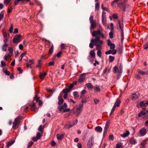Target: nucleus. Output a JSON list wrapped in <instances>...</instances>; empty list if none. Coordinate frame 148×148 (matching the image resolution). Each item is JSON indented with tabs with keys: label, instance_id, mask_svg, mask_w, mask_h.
Wrapping results in <instances>:
<instances>
[{
	"label": "nucleus",
	"instance_id": "42",
	"mask_svg": "<svg viewBox=\"0 0 148 148\" xmlns=\"http://www.w3.org/2000/svg\"><path fill=\"white\" fill-rule=\"evenodd\" d=\"M121 42H122V41H123V39H124V33H123V31H121Z\"/></svg>",
	"mask_w": 148,
	"mask_h": 148
},
{
	"label": "nucleus",
	"instance_id": "43",
	"mask_svg": "<svg viewBox=\"0 0 148 148\" xmlns=\"http://www.w3.org/2000/svg\"><path fill=\"white\" fill-rule=\"evenodd\" d=\"M95 90L97 92H99L100 91V88L97 86L95 87Z\"/></svg>",
	"mask_w": 148,
	"mask_h": 148
},
{
	"label": "nucleus",
	"instance_id": "63",
	"mask_svg": "<svg viewBox=\"0 0 148 148\" xmlns=\"http://www.w3.org/2000/svg\"><path fill=\"white\" fill-rule=\"evenodd\" d=\"M62 53V52L60 51L57 54L56 56H57L58 57H60L61 56Z\"/></svg>",
	"mask_w": 148,
	"mask_h": 148
},
{
	"label": "nucleus",
	"instance_id": "28",
	"mask_svg": "<svg viewBox=\"0 0 148 148\" xmlns=\"http://www.w3.org/2000/svg\"><path fill=\"white\" fill-rule=\"evenodd\" d=\"M8 46V45L6 43H5L2 47L3 50L4 51H6L7 50V48Z\"/></svg>",
	"mask_w": 148,
	"mask_h": 148
},
{
	"label": "nucleus",
	"instance_id": "39",
	"mask_svg": "<svg viewBox=\"0 0 148 148\" xmlns=\"http://www.w3.org/2000/svg\"><path fill=\"white\" fill-rule=\"evenodd\" d=\"M64 100L62 99H61L59 100V101L58 102V105H61L64 102Z\"/></svg>",
	"mask_w": 148,
	"mask_h": 148
},
{
	"label": "nucleus",
	"instance_id": "49",
	"mask_svg": "<svg viewBox=\"0 0 148 148\" xmlns=\"http://www.w3.org/2000/svg\"><path fill=\"white\" fill-rule=\"evenodd\" d=\"M11 0H4V4L8 5L10 2Z\"/></svg>",
	"mask_w": 148,
	"mask_h": 148
},
{
	"label": "nucleus",
	"instance_id": "36",
	"mask_svg": "<svg viewBox=\"0 0 148 148\" xmlns=\"http://www.w3.org/2000/svg\"><path fill=\"white\" fill-rule=\"evenodd\" d=\"M23 117L22 116H19L17 117L15 119H16L17 121L19 122L20 123V120L23 119Z\"/></svg>",
	"mask_w": 148,
	"mask_h": 148
},
{
	"label": "nucleus",
	"instance_id": "1",
	"mask_svg": "<svg viewBox=\"0 0 148 148\" xmlns=\"http://www.w3.org/2000/svg\"><path fill=\"white\" fill-rule=\"evenodd\" d=\"M92 35L94 37L99 36L100 38L101 37L103 38H105L102 29L101 27L97 31H94L92 33Z\"/></svg>",
	"mask_w": 148,
	"mask_h": 148
},
{
	"label": "nucleus",
	"instance_id": "64",
	"mask_svg": "<svg viewBox=\"0 0 148 148\" xmlns=\"http://www.w3.org/2000/svg\"><path fill=\"white\" fill-rule=\"evenodd\" d=\"M18 70L19 71V73H22V70L20 67L17 68Z\"/></svg>",
	"mask_w": 148,
	"mask_h": 148
},
{
	"label": "nucleus",
	"instance_id": "15",
	"mask_svg": "<svg viewBox=\"0 0 148 148\" xmlns=\"http://www.w3.org/2000/svg\"><path fill=\"white\" fill-rule=\"evenodd\" d=\"M64 135L63 134H58L57 135V138L58 140H62L63 138Z\"/></svg>",
	"mask_w": 148,
	"mask_h": 148
},
{
	"label": "nucleus",
	"instance_id": "57",
	"mask_svg": "<svg viewBox=\"0 0 148 148\" xmlns=\"http://www.w3.org/2000/svg\"><path fill=\"white\" fill-rule=\"evenodd\" d=\"M89 20L90 21V23L94 22L93 16H91L89 18Z\"/></svg>",
	"mask_w": 148,
	"mask_h": 148
},
{
	"label": "nucleus",
	"instance_id": "47",
	"mask_svg": "<svg viewBox=\"0 0 148 148\" xmlns=\"http://www.w3.org/2000/svg\"><path fill=\"white\" fill-rule=\"evenodd\" d=\"M62 49H65V45L63 43H62L60 45Z\"/></svg>",
	"mask_w": 148,
	"mask_h": 148
},
{
	"label": "nucleus",
	"instance_id": "31",
	"mask_svg": "<svg viewBox=\"0 0 148 148\" xmlns=\"http://www.w3.org/2000/svg\"><path fill=\"white\" fill-rule=\"evenodd\" d=\"M53 45L52 44L51 47L49 49V54H51L53 53Z\"/></svg>",
	"mask_w": 148,
	"mask_h": 148
},
{
	"label": "nucleus",
	"instance_id": "14",
	"mask_svg": "<svg viewBox=\"0 0 148 148\" xmlns=\"http://www.w3.org/2000/svg\"><path fill=\"white\" fill-rule=\"evenodd\" d=\"M130 132L128 131H127L125 133H124L123 134L121 135V136L125 138L127 136L130 134Z\"/></svg>",
	"mask_w": 148,
	"mask_h": 148
},
{
	"label": "nucleus",
	"instance_id": "25",
	"mask_svg": "<svg viewBox=\"0 0 148 148\" xmlns=\"http://www.w3.org/2000/svg\"><path fill=\"white\" fill-rule=\"evenodd\" d=\"M146 113L144 111L142 110L140 111L138 114V116L139 117H141L142 116L145 115Z\"/></svg>",
	"mask_w": 148,
	"mask_h": 148
},
{
	"label": "nucleus",
	"instance_id": "61",
	"mask_svg": "<svg viewBox=\"0 0 148 148\" xmlns=\"http://www.w3.org/2000/svg\"><path fill=\"white\" fill-rule=\"evenodd\" d=\"M38 139L36 136V137H34L32 138V140L34 142H36L38 140Z\"/></svg>",
	"mask_w": 148,
	"mask_h": 148
},
{
	"label": "nucleus",
	"instance_id": "53",
	"mask_svg": "<svg viewBox=\"0 0 148 148\" xmlns=\"http://www.w3.org/2000/svg\"><path fill=\"white\" fill-rule=\"evenodd\" d=\"M77 119H76L73 121L72 124L73 126H74L77 124Z\"/></svg>",
	"mask_w": 148,
	"mask_h": 148
},
{
	"label": "nucleus",
	"instance_id": "37",
	"mask_svg": "<svg viewBox=\"0 0 148 148\" xmlns=\"http://www.w3.org/2000/svg\"><path fill=\"white\" fill-rule=\"evenodd\" d=\"M73 95L75 98H77L79 97L78 93L77 92H74L73 93Z\"/></svg>",
	"mask_w": 148,
	"mask_h": 148
},
{
	"label": "nucleus",
	"instance_id": "40",
	"mask_svg": "<svg viewBox=\"0 0 148 148\" xmlns=\"http://www.w3.org/2000/svg\"><path fill=\"white\" fill-rule=\"evenodd\" d=\"M38 130L39 131L41 132L42 133V134L43 131V128L42 127V125L40 126L39 128H38Z\"/></svg>",
	"mask_w": 148,
	"mask_h": 148
},
{
	"label": "nucleus",
	"instance_id": "34",
	"mask_svg": "<svg viewBox=\"0 0 148 148\" xmlns=\"http://www.w3.org/2000/svg\"><path fill=\"white\" fill-rule=\"evenodd\" d=\"M47 73H44L43 74H41L40 75V77L41 79H43L45 77Z\"/></svg>",
	"mask_w": 148,
	"mask_h": 148
},
{
	"label": "nucleus",
	"instance_id": "52",
	"mask_svg": "<svg viewBox=\"0 0 148 148\" xmlns=\"http://www.w3.org/2000/svg\"><path fill=\"white\" fill-rule=\"evenodd\" d=\"M42 136V134H40L39 132H38L37 135L36 137L38 139H39L41 138Z\"/></svg>",
	"mask_w": 148,
	"mask_h": 148
},
{
	"label": "nucleus",
	"instance_id": "13",
	"mask_svg": "<svg viewBox=\"0 0 148 148\" xmlns=\"http://www.w3.org/2000/svg\"><path fill=\"white\" fill-rule=\"evenodd\" d=\"M121 101L119 99H118L116 101L114 104V105L115 106V107L116 106L119 107L120 106V104L121 103Z\"/></svg>",
	"mask_w": 148,
	"mask_h": 148
},
{
	"label": "nucleus",
	"instance_id": "11",
	"mask_svg": "<svg viewBox=\"0 0 148 148\" xmlns=\"http://www.w3.org/2000/svg\"><path fill=\"white\" fill-rule=\"evenodd\" d=\"M102 21L103 25L104 26H106V18L103 15H102Z\"/></svg>",
	"mask_w": 148,
	"mask_h": 148
},
{
	"label": "nucleus",
	"instance_id": "7",
	"mask_svg": "<svg viewBox=\"0 0 148 148\" xmlns=\"http://www.w3.org/2000/svg\"><path fill=\"white\" fill-rule=\"evenodd\" d=\"M107 45H108L110 47V48L111 49H114L115 48V45L111 42V41L110 39L107 40Z\"/></svg>",
	"mask_w": 148,
	"mask_h": 148
},
{
	"label": "nucleus",
	"instance_id": "51",
	"mask_svg": "<svg viewBox=\"0 0 148 148\" xmlns=\"http://www.w3.org/2000/svg\"><path fill=\"white\" fill-rule=\"evenodd\" d=\"M97 55L100 57H101V51H98L97 52Z\"/></svg>",
	"mask_w": 148,
	"mask_h": 148
},
{
	"label": "nucleus",
	"instance_id": "9",
	"mask_svg": "<svg viewBox=\"0 0 148 148\" xmlns=\"http://www.w3.org/2000/svg\"><path fill=\"white\" fill-rule=\"evenodd\" d=\"M139 96L138 93H136L133 94L131 96V99L132 100H135L138 98Z\"/></svg>",
	"mask_w": 148,
	"mask_h": 148
},
{
	"label": "nucleus",
	"instance_id": "8",
	"mask_svg": "<svg viewBox=\"0 0 148 148\" xmlns=\"http://www.w3.org/2000/svg\"><path fill=\"white\" fill-rule=\"evenodd\" d=\"M139 133L141 136H143L145 135L146 133V130L144 128H142L140 130Z\"/></svg>",
	"mask_w": 148,
	"mask_h": 148
},
{
	"label": "nucleus",
	"instance_id": "19",
	"mask_svg": "<svg viewBox=\"0 0 148 148\" xmlns=\"http://www.w3.org/2000/svg\"><path fill=\"white\" fill-rule=\"evenodd\" d=\"M90 23L91 24V29H94L96 26V23L94 21V22L91 23Z\"/></svg>",
	"mask_w": 148,
	"mask_h": 148
},
{
	"label": "nucleus",
	"instance_id": "45",
	"mask_svg": "<svg viewBox=\"0 0 148 148\" xmlns=\"http://www.w3.org/2000/svg\"><path fill=\"white\" fill-rule=\"evenodd\" d=\"M3 72L5 73V74L8 76H9L10 75V72L8 71L7 70H5L3 71Z\"/></svg>",
	"mask_w": 148,
	"mask_h": 148
},
{
	"label": "nucleus",
	"instance_id": "17",
	"mask_svg": "<svg viewBox=\"0 0 148 148\" xmlns=\"http://www.w3.org/2000/svg\"><path fill=\"white\" fill-rule=\"evenodd\" d=\"M8 36L7 34H5L3 36V41L4 43H6L8 41Z\"/></svg>",
	"mask_w": 148,
	"mask_h": 148
},
{
	"label": "nucleus",
	"instance_id": "6",
	"mask_svg": "<svg viewBox=\"0 0 148 148\" xmlns=\"http://www.w3.org/2000/svg\"><path fill=\"white\" fill-rule=\"evenodd\" d=\"M20 123L17 121L16 119H14L13 122L12 128L14 129H17L19 126Z\"/></svg>",
	"mask_w": 148,
	"mask_h": 148
},
{
	"label": "nucleus",
	"instance_id": "26",
	"mask_svg": "<svg viewBox=\"0 0 148 148\" xmlns=\"http://www.w3.org/2000/svg\"><path fill=\"white\" fill-rule=\"evenodd\" d=\"M73 126L72 124H71L70 123H69L68 124H66L65 125L64 128H69L70 127H72Z\"/></svg>",
	"mask_w": 148,
	"mask_h": 148
},
{
	"label": "nucleus",
	"instance_id": "62",
	"mask_svg": "<svg viewBox=\"0 0 148 148\" xmlns=\"http://www.w3.org/2000/svg\"><path fill=\"white\" fill-rule=\"evenodd\" d=\"M86 92V90H83L82 92H81V94L82 95L81 96V97H82V95L84 94Z\"/></svg>",
	"mask_w": 148,
	"mask_h": 148
},
{
	"label": "nucleus",
	"instance_id": "22",
	"mask_svg": "<svg viewBox=\"0 0 148 148\" xmlns=\"http://www.w3.org/2000/svg\"><path fill=\"white\" fill-rule=\"evenodd\" d=\"M15 142L14 140H12L9 141L7 144L6 146L7 147H9L10 146L13 144Z\"/></svg>",
	"mask_w": 148,
	"mask_h": 148
},
{
	"label": "nucleus",
	"instance_id": "10",
	"mask_svg": "<svg viewBox=\"0 0 148 148\" xmlns=\"http://www.w3.org/2000/svg\"><path fill=\"white\" fill-rule=\"evenodd\" d=\"M85 74L83 73L80 75L79 79V82L80 83L82 82L85 79Z\"/></svg>",
	"mask_w": 148,
	"mask_h": 148
},
{
	"label": "nucleus",
	"instance_id": "44",
	"mask_svg": "<svg viewBox=\"0 0 148 148\" xmlns=\"http://www.w3.org/2000/svg\"><path fill=\"white\" fill-rule=\"evenodd\" d=\"M4 16V13L3 12H1L0 14V21H1L3 18Z\"/></svg>",
	"mask_w": 148,
	"mask_h": 148
},
{
	"label": "nucleus",
	"instance_id": "54",
	"mask_svg": "<svg viewBox=\"0 0 148 148\" xmlns=\"http://www.w3.org/2000/svg\"><path fill=\"white\" fill-rule=\"evenodd\" d=\"M109 35L110 38H113V32L112 31H111L109 33Z\"/></svg>",
	"mask_w": 148,
	"mask_h": 148
},
{
	"label": "nucleus",
	"instance_id": "23",
	"mask_svg": "<svg viewBox=\"0 0 148 148\" xmlns=\"http://www.w3.org/2000/svg\"><path fill=\"white\" fill-rule=\"evenodd\" d=\"M102 45H98L97 44H94V45L96 46V49L98 51H101V46Z\"/></svg>",
	"mask_w": 148,
	"mask_h": 148
},
{
	"label": "nucleus",
	"instance_id": "30",
	"mask_svg": "<svg viewBox=\"0 0 148 148\" xmlns=\"http://www.w3.org/2000/svg\"><path fill=\"white\" fill-rule=\"evenodd\" d=\"M109 62H112L114 59V56H109Z\"/></svg>",
	"mask_w": 148,
	"mask_h": 148
},
{
	"label": "nucleus",
	"instance_id": "16",
	"mask_svg": "<svg viewBox=\"0 0 148 148\" xmlns=\"http://www.w3.org/2000/svg\"><path fill=\"white\" fill-rule=\"evenodd\" d=\"M95 130L98 132H101L102 130V129L101 127L98 126L95 127Z\"/></svg>",
	"mask_w": 148,
	"mask_h": 148
},
{
	"label": "nucleus",
	"instance_id": "27",
	"mask_svg": "<svg viewBox=\"0 0 148 148\" xmlns=\"http://www.w3.org/2000/svg\"><path fill=\"white\" fill-rule=\"evenodd\" d=\"M42 40L45 41L46 44L47 45L48 47L49 46L50 44V41L44 38H42Z\"/></svg>",
	"mask_w": 148,
	"mask_h": 148
},
{
	"label": "nucleus",
	"instance_id": "59",
	"mask_svg": "<svg viewBox=\"0 0 148 148\" xmlns=\"http://www.w3.org/2000/svg\"><path fill=\"white\" fill-rule=\"evenodd\" d=\"M122 145V144H118L116 145V148H120Z\"/></svg>",
	"mask_w": 148,
	"mask_h": 148
},
{
	"label": "nucleus",
	"instance_id": "2",
	"mask_svg": "<svg viewBox=\"0 0 148 148\" xmlns=\"http://www.w3.org/2000/svg\"><path fill=\"white\" fill-rule=\"evenodd\" d=\"M91 42H95L94 44H97L98 45H102L103 41L100 40V38L99 36H96L95 39H92L90 41Z\"/></svg>",
	"mask_w": 148,
	"mask_h": 148
},
{
	"label": "nucleus",
	"instance_id": "3",
	"mask_svg": "<svg viewBox=\"0 0 148 148\" xmlns=\"http://www.w3.org/2000/svg\"><path fill=\"white\" fill-rule=\"evenodd\" d=\"M21 35H15L13 38L12 41L14 44H17L21 41Z\"/></svg>",
	"mask_w": 148,
	"mask_h": 148
},
{
	"label": "nucleus",
	"instance_id": "58",
	"mask_svg": "<svg viewBox=\"0 0 148 148\" xmlns=\"http://www.w3.org/2000/svg\"><path fill=\"white\" fill-rule=\"evenodd\" d=\"M116 50L114 49L112 50V55H114L116 53Z\"/></svg>",
	"mask_w": 148,
	"mask_h": 148
},
{
	"label": "nucleus",
	"instance_id": "41",
	"mask_svg": "<svg viewBox=\"0 0 148 148\" xmlns=\"http://www.w3.org/2000/svg\"><path fill=\"white\" fill-rule=\"evenodd\" d=\"M39 97H38V95L36 94L35 95V97L34 98L35 100L37 102H38L39 101Z\"/></svg>",
	"mask_w": 148,
	"mask_h": 148
},
{
	"label": "nucleus",
	"instance_id": "24",
	"mask_svg": "<svg viewBox=\"0 0 148 148\" xmlns=\"http://www.w3.org/2000/svg\"><path fill=\"white\" fill-rule=\"evenodd\" d=\"M111 68H106L103 71V73L104 74L108 73L110 70Z\"/></svg>",
	"mask_w": 148,
	"mask_h": 148
},
{
	"label": "nucleus",
	"instance_id": "55",
	"mask_svg": "<svg viewBox=\"0 0 148 148\" xmlns=\"http://www.w3.org/2000/svg\"><path fill=\"white\" fill-rule=\"evenodd\" d=\"M13 9V7L12 6L10 7V8H8V13H10L12 11V10Z\"/></svg>",
	"mask_w": 148,
	"mask_h": 148
},
{
	"label": "nucleus",
	"instance_id": "21",
	"mask_svg": "<svg viewBox=\"0 0 148 148\" xmlns=\"http://www.w3.org/2000/svg\"><path fill=\"white\" fill-rule=\"evenodd\" d=\"M29 106L31 107V109L32 110H34L36 108V104L35 103H34L32 105L30 104Z\"/></svg>",
	"mask_w": 148,
	"mask_h": 148
},
{
	"label": "nucleus",
	"instance_id": "56",
	"mask_svg": "<svg viewBox=\"0 0 148 148\" xmlns=\"http://www.w3.org/2000/svg\"><path fill=\"white\" fill-rule=\"evenodd\" d=\"M105 54L106 55L112 54V50H110L108 51H106L105 53Z\"/></svg>",
	"mask_w": 148,
	"mask_h": 148
},
{
	"label": "nucleus",
	"instance_id": "50",
	"mask_svg": "<svg viewBox=\"0 0 148 148\" xmlns=\"http://www.w3.org/2000/svg\"><path fill=\"white\" fill-rule=\"evenodd\" d=\"M118 23L119 25V26L120 28L121 29V31H123V27L121 26L120 24V22L119 21H118Z\"/></svg>",
	"mask_w": 148,
	"mask_h": 148
},
{
	"label": "nucleus",
	"instance_id": "29",
	"mask_svg": "<svg viewBox=\"0 0 148 148\" xmlns=\"http://www.w3.org/2000/svg\"><path fill=\"white\" fill-rule=\"evenodd\" d=\"M71 90L69 88H66L63 90V92L64 94H67V93L70 92Z\"/></svg>",
	"mask_w": 148,
	"mask_h": 148
},
{
	"label": "nucleus",
	"instance_id": "12",
	"mask_svg": "<svg viewBox=\"0 0 148 148\" xmlns=\"http://www.w3.org/2000/svg\"><path fill=\"white\" fill-rule=\"evenodd\" d=\"M140 106L141 107H147V103H145L144 101H141L139 103Z\"/></svg>",
	"mask_w": 148,
	"mask_h": 148
},
{
	"label": "nucleus",
	"instance_id": "32",
	"mask_svg": "<svg viewBox=\"0 0 148 148\" xmlns=\"http://www.w3.org/2000/svg\"><path fill=\"white\" fill-rule=\"evenodd\" d=\"M99 7V3L98 2H97L96 3L95 5V9L96 10H98Z\"/></svg>",
	"mask_w": 148,
	"mask_h": 148
},
{
	"label": "nucleus",
	"instance_id": "20",
	"mask_svg": "<svg viewBox=\"0 0 148 148\" xmlns=\"http://www.w3.org/2000/svg\"><path fill=\"white\" fill-rule=\"evenodd\" d=\"M86 86L89 89L92 90L93 87V86L90 83L86 84Z\"/></svg>",
	"mask_w": 148,
	"mask_h": 148
},
{
	"label": "nucleus",
	"instance_id": "33",
	"mask_svg": "<svg viewBox=\"0 0 148 148\" xmlns=\"http://www.w3.org/2000/svg\"><path fill=\"white\" fill-rule=\"evenodd\" d=\"M89 54L92 57H94L95 55V53L92 50H91L90 51Z\"/></svg>",
	"mask_w": 148,
	"mask_h": 148
},
{
	"label": "nucleus",
	"instance_id": "38",
	"mask_svg": "<svg viewBox=\"0 0 148 148\" xmlns=\"http://www.w3.org/2000/svg\"><path fill=\"white\" fill-rule=\"evenodd\" d=\"M41 61V60H38V65H37L36 66L38 68H41V67L42 64L40 62Z\"/></svg>",
	"mask_w": 148,
	"mask_h": 148
},
{
	"label": "nucleus",
	"instance_id": "18",
	"mask_svg": "<svg viewBox=\"0 0 148 148\" xmlns=\"http://www.w3.org/2000/svg\"><path fill=\"white\" fill-rule=\"evenodd\" d=\"M130 144H135L136 143V141L134 137H132L130 140Z\"/></svg>",
	"mask_w": 148,
	"mask_h": 148
},
{
	"label": "nucleus",
	"instance_id": "35",
	"mask_svg": "<svg viewBox=\"0 0 148 148\" xmlns=\"http://www.w3.org/2000/svg\"><path fill=\"white\" fill-rule=\"evenodd\" d=\"M115 108H116L115 106L114 105L113 106V107L110 112V116H111L112 115V113H113V112L114 111V110L115 109Z\"/></svg>",
	"mask_w": 148,
	"mask_h": 148
},
{
	"label": "nucleus",
	"instance_id": "5",
	"mask_svg": "<svg viewBox=\"0 0 148 148\" xmlns=\"http://www.w3.org/2000/svg\"><path fill=\"white\" fill-rule=\"evenodd\" d=\"M94 137L93 136H92L88 141L87 143V146L88 147L91 148L94 143Z\"/></svg>",
	"mask_w": 148,
	"mask_h": 148
},
{
	"label": "nucleus",
	"instance_id": "46",
	"mask_svg": "<svg viewBox=\"0 0 148 148\" xmlns=\"http://www.w3.org/2000/svg\"><path fill=\"white\" fill-rule=\"evenodd\" d=\"M33 142L32 141H31L29 142L28 143V145L27 146V147H31L33 145Z\"/></svg>",
	"mask_w": 148,
	"mask_h": 148
},
{
	"label": "nucleus",
	"instance_id": "4",
	"mask_svg": "<svg viewBox=\"0 0 148 148\" xmlns=\"http://www.w3.org/2000/svg\"><path fill=\"white\" fill-rule=\"evenodd\" d=\"M122 72V67L121 66H120L119 68L118 67L115 66L113 68V72L114 73H118L119 74L121 73Z\"/></svg>",
	"mask_w": 148,
	"mask_h": 148
},
{
	"label": "nucleus",
	"instance_id": "48",
	"mask_svg": "<svg viewBox=\"0 0 148 148\" xmlns=\"http://www.w3.org/2000/svg\"><path fill=\"white\" fill-rule=\"evenodd\" d=\"M58 108L59 109L60 111H62V110L64 108L62 105L59 106L58 107Z\"/></svg>",
	"mask_w": 148,
	"mask_h": 148
},
{
	"label": "nucleus",
	"instance_id": "60",
	"mask_svg": "<svg viewBox=\"0 0 148 148\" xmlns=\"http://www.w3.org/2000/svg\"><path fill=\"white\" fill-rule=\"evenodd\" d=\"M94 101L95 104H97L99 102V100L98 99H95L94 100Z\"/></svg>",
	"mask_w": 148,
	"mask_h": 148
}]
</instances>
